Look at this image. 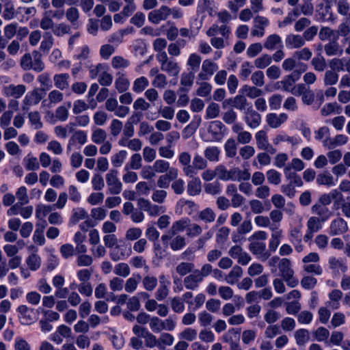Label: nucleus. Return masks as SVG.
Returning <instances> with one entry per match:
<instances>
[{
  "label": "nucleus",
  "instance_id": "obj_32",
  "mask_svg": "<svg viewBox=\"0 0 350 350\" xmlns=\"http://www.w3.org/2000/svg\"><path fill=\"white\" fill-rule=\"evenodd\" d=\"M141 280L142 276L139 274H133L132 277L128 278L125 282L124 286L125 291L129 293L135 291Z\"/></svg>",
  "mask_w": 350,
  "mask_h": 350
},
{
  "label": "nucleus",
  "instance_id": "obj_6",
  "mask_svg": "<svg viewBox=\"0 0 350 350\" xmlns=\"http://www.w3.org/2000/svg\"><path fill=\"white\" fill-rule=\"evenodd\" d=\"M42 99V95L40 92V90L35 88L29 92L22 102V109L23 111H28L31 106L38 105Z\"/></svg>",
  "mask_w": 350,
  "mask_h": 350
},
{
  "label": "nucleus",
  "instance_id": "obj_49",
  "mask_svg": "<svg viewBox=\"0 0 350 350\" xmlns=\"http://www.w3.org/2000/svg\"><path fill=\"white\" fill-rule=\"evenodd\" d=\"M142 159L141 155L139 153H135L133 154L131 157L130 161L126 163L124 167L125 170L128 171L129 170H139L142 167Z\"/></svg>",
  "mask_w": 350,
  "mask_h": 350
},
{
  "label": "nucleus",
  "instance_id": "obj_28",
  "mask_svg": "<svg viewBox=\"0 0 350 350\" xmlns=\"http://www.w3.org/2000/svg\"><path fill=\"white\" fill-rule=\"evenodd\" d=\"M17 312L19 314L18 317L21 319L23 324H28L33 320V308H30L26 305H21L17 308Z\"/></svg>",
  "mask_w": 350,
  "mask_h": 350
},
{
  "label": "nucleus",
  "instance_id": "obj_20",
  "mask_svg": "<svg viewBox=\"0 0 350 350\" xmlns=\"http://www.w3.org/2000/svg\"><path fill=\"white\" fill-rule=\"evenodd\" d=\"M254 27L260 29V33L256 31H251L253 36L262 37L265 34V28L269 25V21L267 18L262 16L257 15L254 19Z\"/></svg>",
  "mask_w": 350,
  "mask_h": 350
},
{
  "label": "nucleus",
  "instance_id": "obj_17",
  "mask_svg": "<svg viewBox=\"0 0 350 350\" xmlns=\"http://www.w3.org/2000/svg\"><path fill=\"white\" fill-rule=\"evenodd\" d=\"M202 282L201 277L194 269L189 275H187L183 280L185 287L188 290L194 291L199 286L200 283Z\"/></svg>",
  "mask_w": 350,
  "mask_h": 350
},
{
  "label": "nucleus",
  "instance_id": "obj_5",
  "mask_svg": "<svg viewBox=\"0 0 350 350\" xmlns=\"http://www.w3.org/2000/svg\"><path fill=\"white\" fill-rule=\"evenodd\" d=\"M243 116V120L248 127L250 129H256L260 126L262 122L261 115L254 109L253 105L245 111Z\"/></svg>",
  "mask_w": 350,
  "mask_h": 350
},
{
  "label": "nucleus",
  "instance_id": "obj_2",
  "mask_svg": "<svg viewBox=\"0 0 350 350\" xmlns=\"http://www.w3.org/2000/svg\"><path fill=\"white\" fill-rule=\"evenodd\" d=\"M280 276L286 282L287 286L294 288L299 284V280L294 276V271L291 268V262L288 258H282L278 263Z\"/></svg>",
  "mask_w": 350,
  "mask_h": 350
},
{
  "label": "nucleus",
  "instance_id": "obj_58",
  "mask_svg": "<svg viewBox=\"0 0 350 350\" xmlns=\"http://www.w3.org/2000/svg\"><path fill=\"white\" fill-rule=\"evenodd\" d=\"M88 217V215L86 211L83 208L78 207L72 209L70 220L73 224H77L79 220Z\"/></svg>",
  "mask_w": 350,
  "mask_h": 350
},
{
  "label": "nucleus",
  "instance_id": "obj_25",
  "mask_svg": "<svg viewBox=\"0 0 350 350\" xmlns=\"http://www.w3.org/2000/svg\"><path fill=\"white\" fill-rule=\"evenodd\" d=\"M311 211L313 214L317 215L322 221H327L332 215V212L329 208L319 202L312 206Z\"/></svg>",
  "mask_w": 350,
  "mask_h": 350
},
{
  "label": "nucleus",
  "instance_id": "obj_31",
  "mask_svg": "<svg viewBox=\"0 0 350 350\" xmlns=\"http://www.w3.org/2000/svg\"><path fill=\"white\" fill-rule=\"evenodd\" d=\"M243 273V269L238 265H235L226 276L225 280L229 284H234L238 282L239 279L242 277Z\"/></svg>",
  "mask_w": 350,
  "mask_h": 350
},
{
  "label": "nucleus",
  "instance_id": "obj_47",
  "mask_svg": "<svg viewBox=\"0 0 350 350\" xmlns=\"http://www.w3.org/2000/svg\"><path fill=\"white\" fill-rule=\"evenodd\" d=\"M296 343L299 346H304L310 339L309 332L306 329H299L295 332Z\"/></svg>",
  "mask_w": 350,
  "mask_h": 350
},
{
  "label": "nucleus",
  "instance_id": "obj_23",
  "mask_svg": "<svg viewBox=\"0 0 350 350\" xmlns=\"http://www.w3.org/2000/svg\"><path fill=\"white\" fill-rule=\"evenodd\" d=\"M263 46L269 51H273L278 48L282 49L283 47L282 39L277 34H271L266 38L263 43Z\"/></svg>",
  "mask_w": 350,
  "mask_h": 350
},
{
  "label": "nucleus",
  "instance_id": "obj_51",
  "mask_svg": "<svg viewBox=\"0 0 350 350\" xmlns=\"http://www.w3.org/2000/svg\"><path fill=\"white\" fill-rule=\"evenodd\" d=\"M272 62L271 55L263 54L254 60V65L258 69H264Z\"/></svg>",
  "mask_w": 350,
  "mask_h": 350
},
{
  "label": "nucleus",
  "instance_id": "obj_57",
  "mask_svg": "<svg viewBox=\"0 0 350 350\" xmlns=\"http://www.w3.org/2000/svg\"><path fill=\"white\" fill-rule=\"evenodd\" d=\"M339 75L332 70H326L324 75L323 82L325 85H333L338 81Z\"/></svg>",
  "mask_w": 350,
  "mask_h": 350
},
{
  "label": "nucleus",
  "instance_id": "obj_35",
  "mask_svg": "<svg viewBox=\"0 0 350 350\" xmlns=\"http://www.w3.org/2000/svg\"><path fill=\"white\" fill-rule=\"evenodd\" d=\"M273 231L271 234V237L269 243V252H274L277 250L278 245L280 243V239L282 237V232L280 230H275L273 228H271Z\"/></svg>",
  "mask_w": 350,
  "mask_h": 350
},
{
  "label": "nucleus",
  "instance_id": "obj_45",
  "mask_svg": "<svg viewBox=\"0 0 350 350\" xmlns=\"http://www.w3.org/2000/svg\"><path fill=\"white\" fill-rule=\"evenodd\" d=\"M174 341V336L167 332H163L158 338V348L159 349H163L165 346H171L173 345Z\"/></svg>",
  "mask_w": 350,
  "mask_h": 350
},
{
  "label": "nucleus",
  "instance_id": "obj_21",
  "mask_svg": "<svg viewBox=\"0 0 350 350\" xmlns=\"http://www.w3.org/2000/svg\"><path fill=\"white\" fill-rule=\"evenodd\" d=\"M288 49H299L305 44L304 38L300 35L289 34L285 38Z\"/></svg>",
  "mask_w": 350,
  "mask_h": 350
},
{
  "label": "nucleus",
  "instance_id": "obj_14",
  "mask_svg": "<svg viewBox=\"0 0 350 350\" xmlns=\"http://www.w3.org/2000/svg\"><path fill=\"white\" fill-rule=\"evenodd\" d=\"M218 69L217 64L210 59H205L202 65V71L198 75V79L208 80Z\"/></svg>",
  "mask_w": 350,
  "mask_h": 350
},
{
  "label": "nucleus",
  "instance_id": "obj_10",
  "mask_svg": "<svg viewBox=\"0 0 350 350\" xmlns=\"http://www.w3.org/2000/svg\"><path fill=\"white\" fill-rule=\"evenodd\" d=\"M26 90V86L23 84H10L3 88L2 92L6 97L18 99L24 95Z\"/></svg>",
  "mask_w": 350,
  "mask_h": 350
},
{
  "label": "nucleus",
  "instance_id": "obj_34",
  "mask_svg": "<svg viewBox=\"0 0 350 350\" xmlns=\"http://www.w3.org/2000/svg\"><path fill=\"white\" fill-rule=\"evenodd\" d=\"M194 72L189 71V72H183L181 75L180 84L183 87L179 88L178 92H187L193 85L194 79Z\"/></svg>",
  "mask_w": 350,
  "mask_h": 350
},
{
  "label": "nucleus",
  "instance_id": "obj_44",
  "mask_svg": "<svg viewBox=\"0 0 350 350\" xmlns=\"http://www.w3.org/2000/svg\"><path fill=\"white\" fill-rule=\"evenodd\" d=\"M350 33V14L347 16L343 22H342L338 27L336 31V39L338 38L339 36H347Z\"/></svg>",
  "mask_w": 350,
  "mask_h": 350
},
{
  "label": "nucleus",
  "instance_id": "obj_27",
  "mask_svg": "<svg viewBox=\"0 0 350 350\" xmlns=\"http://www.w3.org/2000/svg\"><path fill=\"white\" fill-rule=\"evenodd\" d=\"M245 97H248L251 99L258 98L261 96L263 92L261 89H259L257 86L244 85L239 91Z\"/></svg>",
  "mask_w": 350,
  "mask_h": 350
},
{
  "label": "nucleus",
  "instance_id": "obj_26",
  "mask_svg": "<svg viewBox=\"0 0 350 350\" xmlns=\"http://www.w3.org/2000/svg\"><path fill=\"white\" fill-rule=\"evenodd\" d=\"M221 150L217 146H209L204 150V157L207 161L217 163L219 161Z\"/></svg>",
  "mask_w": 350,
  "mask_h": 350
},
{
  "label": "nucleus",
  "instance_id": "obj_63",
  "mask_svg": "<svg viewBox=\"0 0 350 350\" xmlns=\"http://www.w3.org/2000/svg\"><path fill=\"white\" fill-rule=\"evenodd\" d=\"M70 31V26L64 23L55 25L53 29V33L57 37L63 36L65 34H69Z\"/></svg>",
  "mask_w": 350,
  "mask_h": 350
},
{
  "label": "nucleus",
  "instance_id": "obj_13",
  "mask_svg": "<svg viewBox=\"0 0 350 350\" xmlns=\"http://www.w3.org/2000/svg\"><path fill=\"white\" fill-rule=\"evenodd\" d=\"M231 103L232 106L235 109L243 111V113L247 110L248 107H251L252 104L250 103L245 96L242 94H238L232 99L226 100L223 103V107H225V104Z\"/></svg>",
  "mask_w": 350,
  "mask_h": 350
},
{
  "label": "nucleus",
  "instance_id": "obj_36",
  "mask_svg": "<svg viewBox=\"0 0 350 350\" xmlns=\"http://www.w3.org/2000/svg\"><path fill=\"white\" fill-rule=\"evenodd\" d=\"M70 76L68 74L62 73V74H57L53 77V81L55 86L61 90H64L68 88V79Z\"/></svg>",
  "mask_w": 350,
  "mask_h": 350
},
{
  "label": "nucleus",
  "instance_id": "obj_52",
  "mask_svg": "<svg viewBox=\"0 0 350 350\" xmlns=\"http://www.w3.org/2000/svg\"><path fill=\"white\" fill-rule=\"evenodd\" d=\"M317 183L319 185H326L328 187L335 185L334 177L327 172L319 174L317 178Z\"/></svg>",
  "mask_w": 350,
  "mask_h": 350
},
{
  "label": "nucleus",
  "instance_id": "obj_37",
  "mask_svg": "<svg viewBox=\"0 0 350 350\" xmlns=\"http://www.w3.org/2000/svg\"><path fill=\"white\" fill-rule=\"evenodd\" d=\"M241 329L239 328L230 329L222 336L224 342L230 344L235 342H239Z\"/></svg>",
  "mask_w": 350,
  "mask_h": 350
},
{
  "label": "nucleus",
  "instance_id": "obj_53",
  "mask_svg": "<svg viewBox=\"0 0 350 350\" xmlns=\"http://www.w3.org/2000/svg\"><path fill=\"white\" fill-rule=\"evenodd\" d=\"M188 226V219H182L173 223L170 228V233L172 235H176L178 232L184 231V230Z\"/></svg>",
  "mask_w": 350,
  "mask_h": 350
},
{
  "label": "nucleus",
  "instance_id": "obj_42",
  "mask_svg": "<svg viewBox=\"0 0 350 350\" xmlns=\"http://www.w3.org/2000/svg\"><path fill=\"white\" fill-rule=\"evenodd\" d=\"M54 39L50 32L44 33L43 40L41 42L40 49L44 53L47 54L53 45Z\"/></svg>",
  "mask_w": 350,
  "mask_h": 350
},
{
  "label": "nucleus",
  "instance_id": "obj_48",
  "mask_svg": "<svg viewBox=\"0 0 350 350\" xmlns=\"http://www.w3.org/2000/svg\"><path fill=\"white\" fill-rule=\"evenodd\" d=\"M237 145L234 139H228L224 144L226 155L228 158H233L237 154Z\"/></svg>",
  "mask_w": 350,
  "mask_h": 350
},
{
  "label": "nucleus",
  "instance_id": "obj_62",
  "mask_svg": "<svg viewBox=\"0 0 350 350\" xmlns=\"http://www.w3.org/2000/svg\"><path fill=\"white\" fill-rule=\"evenodd\" d=\"M313 336L318 342H327L329 336V332L325 327H320L313 332Z\"/></svg>",
  "mask_w": 350,
  "mask_h": 350
},
{
  "label": "nucleus",
  "instance_id": "obj_12",
  "mask_svg": "<svg viewBox=\"0 0 350 350\" xmlns=\"http://www.w3.org/2000/svg\"><path fill=\"white\" fill-rule=\"evenodd\" d=\"M170 8L162 5L159 9L154 10L149 12L148 18L153 24H159L161 21H165L170 15Z\"/></svg>",
  "mask_w": 350,
  "mask_h": 350
},
{
  "label": "nucleus",
  "instance_id": "obj_9",
  "mask_svg": "<svg viewBox=\"0 0 350 350\" xmlns=\"http://www.w3.org/2000/svg\"><path fill=\"white\" fill-rule=\"evenodd\" d=\"M132 250L124 243L118 244L109 252V256L113 261L117 262L124 260L131 255Z\"/></svg>",
  "mask_w": 350,
  "mask_h": 350
},
{
  "label": "nucleus",
  "instance_id": "obj_64",
  "mask_svg": "<svg viewBox=\"0 0 350 350\" xmlns=\"http://www.w3.org/2000/svg\"><path fill=\"white\" fill-rule=\"evenodd\" d=\"M149 85L148 79L145 77H141L135 80L133 85V90L139 93L143 92Z\"/></svg>",
  "mask_w": 350,
  "mask_h": 350
},
{
  "label": "nucleus",
  "instance_id": "obj_22",
  "mask_svg": "<svg viewBox=\"0 0 350 350\" xmlns=\"http://www.w3.org/2000/svg\"><path fill=\"white\" fill-rule=\"evenodd\" d=\"M223 123L219 120L212 121L208 128V132L212 135L214 141H220L222 138Z\"/></svg>",
  "mask_w": 350,
  "mask_h": 350
},
{
  "label": "nucleus",
  "instance_id": "obj_18",
  "mask_svg": "<svg viewBox=\"0 0 350 350\" xmlns=\"http://www.w3.org/2000/svg\"><path fill=\"white\" fill-rule=\"evenodd\" d=\"M66 20L71 24L74 29H78L81 25L79 21L80 13L75 7H70L65 12Z\"/></svg>",
  "mask_w": 350,
  "mask_h": 350
},
{
  "label": "nucleus",
  "instance_id": "obj_56",
  "mask_svg": "<svg viewBox=\"0 0 350 350\" xmlns=\"http://www.w3.org/2000/svg\"><path fill=\"white\" fill-rule=\"evenodd\" d=\"M152 169L155 173H165L170 169V163L163 159H157L152 164Z\"/></svg>",
  "mask_w": 350,
  "mask_h": 350
},
{
  "label": "nucleus",
  "instance_id": "obj_39",
  "mask_svg": "<svg viewBox=\"0 0 350 350\" xmlns=\"http://www.w3.org/2000/svg\"><path fill=\"white\" fill-rule=\"evenodd\" d=\"M324 49L327 56H334L336 55H341L342 53V50L340 49L337 39L330 41L325 44Z\"/></svg>",
  "mask_w": 350,
  "mask_h": 350
},
{
  "label": "nucleus",
  "instance_id": "obj_30",
  "mask_svg": "<svg viewBox=\"0 0 350 350\" xmlns=\"http://www.w3.org/2000/svg\"><path fill=\"white\" fill-rule=\"evenodd\" d=\"M328 263L329 267L334 273H339L340 271L345 273L347 270V265L342 259L332 256L329 258Z\"/></svg>",
  "mask_w": 350,
  "mask_h": 350
},
{
  "label": "nucleus",
  "instance_id": "obj_15",
  "mask_svg": "<svg viewBox=\"0 0 350 350\" xmlns=\"http://www.w3.org/2000/svg\"><path fill=\"white\" fill-rule=\"evenodd\" d=\"M288 120V115L285 113L277 114L269 113L266 116V122L268 126L272 129H278Z\"/></svg>",
  "mask_w": 350,
  "mask_h": 350
},
{
  "label": "nucleus",
  "instance_id": "obj_55",
  "mask_svg": "<svg viewBox=\"0 0 350 350\" xmlns=\"http://www.w3.org/2000/svg\"><path fill=\"white\" fill-rule=\"evenodd\" d=\"M256 145L258 149L262 150L265 148L269 144L267 138V133L265 131L260 130L255 135Z\"/></svg>",
  "mask_w": 350,
  "mask_h": 350
},
{
  "label": "nucleus",
  "instance_id": "obj_59",
  "mask_svg": "<svg viewBox=\"0 0 350 350\" xmlns=\"http://www.w3.org/2000/svg\"><path fill=\"white\" fill-rule=\"evenodd\" d=\"M170 245L173 251L180 250L186 245L185 238L181 235H176L172 238Z\"/></svg>",
  "mask_w": 350,
  "mask_h": 350
},
{
  "label": "nucleus",
  "instance_id": "obj_60",
  "mask_svg": "<svg viewBox=\"0 0 350 350\" xmlns=\"http://www.w3.org/2000/svg\"><path fill=\"white\" fill-rule=\"evenodd\" d=\"M26 262L31 270L36 271L40 267L41 258L37 254H31L27 257Z\"/></svg>",
  "mask_w": 350,
  "mask_h": 350
},
{
  "label": "nucleus",
  "instance_id": "obj_43",
  "mask_svg": "<svg viewBox=\"0 0 350 350\" xmlns=\"http://www.w3.org/2000/svg\"><path fill=\"white\" fill-rule=\"evenodd\" d=\"M142 286L147 291H153L158 284V280L155 276L147 275H145L142 280Z\"/></svg>",
  "mask_w": 350,
  "mask_h": 350
},
{
  "label": "nucleus",
  "instance_id": "obj_19",
  "mask_svg": "<svg viewBox=\"0 0 350 350\" xmlns=\"http://www.w3.org/2000/svg\"><path fill=\"white\" fill-rule=\"evenodd\" d=\"M230 31V27L226 24H224L221 26H219L218 25L216 24H213L206 31V35L208 36H214L218 33H219L226 40H228Z\"/></svg>",
  "mask_w": 350,
  "mask_h": 350
},
{
  "label": "nucleus",
  "instance_id": "obj_8",
  "mask_svg": "<svg viewBox=\"0 0 350 350\" xmlns=\"http://www.w3.org/2000/svg\"><path fill=\"white\" fill-rule=\"evenodd\" d=\"M250 252L261 261L267 260L271 256L266 250V244L260 241H252L249 245Z\"/></svg>",
  "mask_w": 350,
  "mask_h": 350
},
{
  "label": "nucleus",
  "instance_id": "obj_4",
  "mask_svg": "<svg viewBox=\"0 0 350 350\" xmlns=\"http://www.w3.org/2000/svg\"><path fill=\"white\" fill-rule=\"evenodd\" d=\"M106 183L109 193L117 195L122 191V185L118 178V171L111 170L105 176Z\"/></svg>",
  "mask_w": 350,
  "mask_h": 350
},
{
  "label": "nucleus",
  "instance_id": "obj_50",
  "mask_svg": "<svg viewBox=\"0 0 350 350\" xmlns=\"http://www.w3.org/2000/svg\"><path fill=\"white\" fill-rule=\"evenodd\" d=\"M201 57L197 53H191L187 60V66L191 69V72H196L200 68Z\"/></svg>",
  "mask_w": 350,
  "mask_h": 350
},
{
  "label": "nucleus",
  "instance_id": "obj_11",
  "mask_svg": "<svg viewBox=\"0 0 350 350\" xmlns=\"http://www.w3.org/2000/svg\"><path fill=\"white\" fill-rule=\"evenodd\" d=\"M207 166L208 161L206 159L199 154H195L193 158L192 164L188 169L189 172L187 177H193L196 176L198 171L206 169Z\"/></svg>",
  "mask_w": 350,
  "mask_h": 350
},
{
  "label": "nucleus",
  "instance_id": "obj_7",
  "mask_svg": "<svg viewBox=\"0 0 350 350\" xmlns=\"http://www.w3.org/2000/svg\"><path fill=\"white\" fill-rule=\"evenodd\" d=\"M137 204L139 208L147 212L150 217H157L165 211L162 206L152 204L148 200L142 198L138 199Z\"/></svg>",
  "mask_w": 350,
  "mask_h": 350
},
{
  "label": "nucleus",
  "instance_id": "obj_33",
  "mask_svg": "<svg viewBox=\"0 0 350 350\" xmlns=\"http://www.w3.org/2000/svg\"><path fill=\"white\" fill-rule=\"evenodd\" d=\"M299 79V73L296 72H293L292 74L286 76L283 80L280 81L282 84L283 90L286 92H291L293 87L295 86V83Z\"/></svg>",
  "mask_w": 350,
  "mask_h": 350
},
{
  "label": "nucleus",
  "instance_id": "obj_46",
  "mask_svg": "<svg viewBox=\"0 0 350 350\" xmlns=\"http://www.w3.org/2000/svg\"><path fill=\"white\" fill-rule=\"evenodd\" d=\"M194 264L189 262H182L176 267V271L180 276H185L194 270Z\"/></svg>",
  "mask_w": 350,
  "mask_h": 350
},
{
  "label": "nucleus",
  "instance_id": "obj_16",
  "mask_svg": "<svg viewBox=\"0 0 350 350\" xmlns=\"http://www.w3.org/2000/svg\"><path fill=\"white\" fill-rule=\"evenodd\" d=\"M347 222L342 218H336L330 224L329 234L332 236L340 235L347 232Z\"/></svg>",
  "mask_w": 350,
  "mask_h": 350
},
{
  "label": "nucleus",
  "instance_id": "obj_3",
  "mask_svg": "<svg viewBox=\"0 0 350 350\" xmlns=\"http://www.w3.org/2000/svg\"><path fill=\"white\" fill-rule=\"evenodd\" d=\"M157 59L161 65V70L169 76L177 77L180 71L178 63L167 57L165 51L159 53Z\"/></svg>",
  "mask_w": 350,
  "mask_h": 350
},
{
  "label": "nucleus",
  "instance_id": "obj_24",
  "mask_svg": "<svg viewBox=\"0 0 350 350\" xmlns=\"http://www.w3.org/2000/svg\"><path fill=\"white\" fill-rule=\"evenodd\" d=\"M230 180L234 181H246L251 178V174L248 170H241L239 167H233L230 170Z\"/></svg>",
  "mask_w": 350,
  "mask_h": 350
},
{
  "label": "nucleus",
  "instance_id": "obj_61",
  "mask_svg": "<svg viewBox=\"0 0 350 350\" xmlns=\"http://www.w3.org/2000/svg\"><path fill=\"white\" fill-rule=\"evenodd\" d=\"M323 222L321 219L317 217H311L307 222L308 230L312 232H317L321 229Z\"/></svg>",
  "mask_w": 350,
  "mask_h": 350
},
{
  "label": "nucleus",
  "instance_id": "obj_29",
  "mask_svg": "<svg viewBox=\"0 0 350 350\" xmlns=\"http://www.w3.org/2000/svg\"><path fill=\"white\" fill-rule=\"evenodd\" d=\"M192 179L187 183V193L189 196L199 195L202 191V183L198 177H191Z\"/></svg>",
  "mask_w": 350,
  "mask_h": 350
},
{
  "label": "nucleus",
  "instance_id": "obj_54",
  "mask_svg": "<svg viewBox=\"0 0 350 350\" xmlns=\"http://www.w3.org/2000/svg\"><path fill=\"white\" fill-rule=\"evenodd\" d=\"M113 272L116 275L126 278L130 275L131 269L128 264L119 262L115 265Z\"/></svg>",
  "mask_w": 350,
  "mask_h": 350
},
{
  "label": "nucleus",
  "instance_id": "obj_41",
  "mask_svg": "<svg viewBox=\"0 0 350 350\" xmlns=\"http://www.w3.org/2000/svg\"><path fill=\"white\" fill-rule=\"evenodd\" d=\"M191 154L187 152H182L180 153L178 156V161L179 163L183 166V172H184L185 175L186 176H188L189 170H188L189 167H191Z\"/></svg>",
  "mask_w": 350,
  "mask_h": 350
},
{
  "label": "nucleus",
  "instance_id": "obj_40",
  "mask_svg": "<svg viewBox=\"0 0 350 350\" xmlns=\"http://www.w3.org/2000/svg\"><path fill=\"white\" fill-rule=\"evenodd\" d=\"M284 174L287 180H289V184L293 185L296 187H300L303 185V181L300 176L295 172L290 170L289 168L284 169Z\"/></svg>",
  "mask_w": 350,
  "mask_h": 350
},
{
  "label": "nucleus",
  "instance_id": "obj_38",
  "mask_svg": "<svg viewBox=\"0 0 350 350\" xmlns=\"http://www.w3.org/2000/svg\"><path fill=\"white\" fill-rule=\"evenodd\" d=\"M198 218L204 223L210 224L215 220L216 214L212 208H206L198 213Z\"/></svg>",
  "mask_w": 350,
  "mask_h": 350
},
{
  "label": "nucleus",
  "instance_id": "obj_1",
  "mask_svg": "<svg viewBox=\"0 0 350 350\" xmlns=\"http://www.w3.org/2000/svg\"><path fill=\"white\" fill-rule=\"evenodd\" d=\"M42 57V54L36 50L31 53H26L20 59V66L24 70H32L36 72H40L45 68Z\"/></svg>",
  "mask_w": 350,
  "mask_h": 350
}]
</instances>
